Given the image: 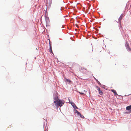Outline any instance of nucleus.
<instances>
[{
  "instance_id": "f257e3e1",
  "label": "nucleus",
  "mask_w": 131,
  "mask_h": 131,
  "mask_svg": "<svg viewBox=\"0 0 131 131\" xmlns=\"http://www.w3.org/2000/svg\"><path fill=\"white\" fill-rule=\"evenodd\" d=\"M123 17V15L122 14L120 16L119 18L118 19V22L119 23V29H122V27L121 25V20L122 19Z\"/></svg>"
},
{
  "instance_id": "f03ea898",
  "label": "nucleus",
  "mask_w": 131,
  "mask_h": 131,
  "mask_svg": "<svg viewBox=\"0 0 131 131\" xmlns=\"http://www.w3.org/2000/svg\"><path fill=\"white\" fill-rule=\"evenodd\" d=\"M63 104L64 103H63L62 101L60 100L56 103V106L57 107H58L59 106L61 107Z\"/></svg>"
},
{
  "instance_id": "7ed1b4c3",
  "label": "nucleus",
  "mask_w": 131,
  "mask_h": 131,
  "mask_svg": "<svg viewBox=\"0 0 131 131\" xmlns=\"http://www.w3.org/2000/svg\"><path fill=\"white\" fill-rule=\"evenodd\" d=\"M59 100L57 96L55 97L54 99V103L56 104V103Z\"/></svg>"
},
{
  "instance_id": "20e7f679",
  "label": "nucleus",
  "mask_w": 131,
  "mask_h": 131,
  "mask_svg": "<svg viewBox=\"0 0 131 131\" xmlns=\"http://www.w3.org/2000/svg\"><path fill=\"white\" fill-rule=\"evenodd\" d=\"M126 110L127 111H131V105L127 106L126 108Z\"/></svg>"
},
{
  "instance_id": "39448f33",
  "label": "nucleus",
  "mask_w": 131,
  "mask_h": 131,
  "mask_svg": "<svg viewBox=\"0 0 131 131\" xmlns=\"http://www.w3.org/2000/svg\"><path fill=\"white\" fill-rule=\"evenodd\" d=\"M111 91L113 92V93H114V94H115V95H118L116 93V91L115 90H113V89H112L111 90Z\"/></svg>"
},
{
  "instance_id": "423d86ee",
  "label": "nucleus",
  "mask_w": 131,
  "mask_h": 131,
  "mask_svg": "<svg viewBox=\"0 0 131 131\" xmlns=\"http://www.w3.org/2000/svg\"><path fill=\"white\" fill-rule=\"evenodd\" d=\"M50 49H49V52H50V53H52V54H53V53L52 52V47H51V45H50Z\"/></svg>"
},
{
  "instance_id": "0eeeda50",
  "label": "nucleus",
  "mask_w": 131,
  "mask_h": 131,
  "mask_svg": "<svg viewBox=\"0 0 131 131\" xmlns=\"http://www.w3.org/2000/svg\"><path fill=\"white\" fill-rule=\"evenodd\" d=\"M99 91L100 94L101 95H102L103 94V93L102 91V90L100 89V88H99Z\"/></svg>"
},
{
  "instance_id": "6e6552de",
  "label": "nucleus",
  "mask_w": 131,
  "mask_h": 131,
  "mask_svg": "<svg viewBox=\"0 0 131 131\" xmlns=\"http://www.w3.org/2000/svg\"><path fill=\"white\" fill-rule=\"evenodd\" d=\"M71 104L73 106V107L75 108H78L77 107V106L75 105V104L74 103H71Z\"/></svg>"
},
{
  "instance_id": "1a4fd4ad",
  "label": "nucleus",
  "mask_w": 131,
  "mask_h": 131,
  "mask_svg": "<svg viewBox=\"0 0 131 131\" xmlns=\"http://www.w3.org/2000/svg\"><path fill=\"white\" fill-rule=\"evenodd\" d=\"M126 48L128 50L130 51L131 50L129 46V45H126Z\"/></svg>"
},
{
  "instance_id": "9d476101",
  "label": "nucleus",
  "mask_w": 131,
  "mask_h": 131,
  "mask_svg": "<svg viewBox=\"0 0 131 131\" xmlns=\"http://www.w3.org/2000/svg\"><path fill=\"white\" fill-rule=\"evenodd\" d=\"M75 113H77V114L78 115H81V114H80V112H79L78 111H77V110L76 111Z\"/></svg>"
},
{
  "instance_id": "9b49d317",
  "label": "nucleus",
  "mask_w": 131,
  "mask_h": 131,
  "mask_svg": "<svg viewBox=\"0 0 131 131\" xmlns=\"http://www.w3.org/2000/svg\"><path fill=\"white\" fill-rule=\"evenodd\" d=\"M65 81L67 82H69V83H70L71 82V81L69 79H65Z\"/></svg>"
},
{
  "instance_id": "f8f14e48",
  "label": "nucleus",
  "mask_w": 131,
  "mask_h": 131,
  "mask_svg": "<svg viewBox=\"0 0 131 131\" xmlns=\"http://www.w3.org/2000/svg\"><path fill=\"white\" fill-rule=\"evenodd\" d=\"M96 80L99 85H100L101 84L100 83L99 81H98L96 79Z\"/></svg>"
},
{
  "instance_id": "ddd939ff",
  "label": "nucleus",
  "mask_w": 131,
  "mask_h": 131,
  "mask_svg": "<svg viewBox=\"0 0 131 131\" xmlns=\"http://www.w3.org/2000/svg\"><path fill=\"white\" fill-rule=\"evenodd\" d=\"M80 117L82 118H84V116L83 115H82L81 114V115H80Z\"/></svg>"
},
{
  "instance_id": "4468645a",
  "label": "nucleus",
  "mask_w": 131,
  "mask_h": 131,
  "mask_svg": "<svg viewBox=\"0 0 131 131\" xmlns=\"http://www.w3.org/2000/svg\"><path fill=\"white\" fill-rule=\"evenodd\" d=\"M79 92L81 94H84L83 93H82V92Z\"/></svg>"
},
{
  "instance_id": "2eb2a0df",
  "label": "nucleus",
  "mask_w": 131,
  "mask_h": 131,
  "mask_svg": "<svg viewBox=\"0 0 131 131\" xmlns=\"http://www.w3.org/2000/svg\"><path fill=\"white\" fill-rule=\"evenodd\" d=\"M81 70H82V69H84V67H82L81 68Z\"/></svg>"
}]
</instances>
